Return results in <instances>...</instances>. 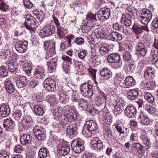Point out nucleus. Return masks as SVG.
<instances>
[{"label": "nucleus", "instance_id": "obj_30", "mask_svg": "<svg viewBox=\"0 0 158 158\" xmlns=\"http://www.w3.org/2000/svg\"><path fill=\"white\" fill-rule=\"evenodd\" d=\"M154 68L152 67L149 66L145 70V71L144 74V77L146 79L150 78H152L151 75H150L151 74L154 73Z\"/></svg>", "mask_w": 158, "mask_h": 158}, {"label": "nucleus", "instance_id": "obj_4", "mask_svg": "<svg viewBox=\"0 0 158 158\" xmlns=\"http://www.w3.org/2000/svg\"><path fill=\"white\" fill-rule=\"evenodd\" d=\"M34 135L40 141L44 140L46 137V131L41 126H35L33 130Z\"/></svg>", "mask_w": 158, "mask_h": 158}, {"label": "nucleus", "instance_id": "obj_14", "mask_svg": "<svg viewBox=\"0 0 158 158\" xmlns=\"http://www.w3.org/2000/svg\"><path fill=\"white\" fill-rule=\"evenodd\" d=\"M25 22L24 23L26 27L28 29H32L37 27V25L35 19L26 18Z\"/></svg>", "mask_w": 158, "mask_h": 158}, {"label": "nucleus", "instance_id": "obj_62", "mask_svg": "<svg viewBox=\"0 0 158 158\" xmlns=\"http://www.w3.org/2000/svg\"><path fill=\"white\" fill-rule=\"evenodd\" d=\"M39 83V81H38L34 80L31 81L29 83V85L31 87L34 88Z\"/></svg>", "mask_w": 158, "mask_h": 158}, {"label": "nucleus", "instance_id": "obj_23", "mask_svg": "<svg viewBox=\"0 0 158 158\" xmlns=\"http://www.w3.org/2000/svg\"><path fill=\"white\" fill-rule=\"evenodd\" d=\"M88 129L94 132L98 127L97 124L93 120L87 121L85 126Z\"/></svg>", "mask_w": 158, "mask_h": 158}, {"label": "nucleus", "instance_id": "obj_31", "mask_svg": "<svg viewBox=\"0 0 158 158\" xmlns=\"http://www.w3.org/2000/svg\"><path fill=\"white\" fill-rule=\"evenodd\" d=\"M34 112L36 115L38 116L42 115L44 113L43 108L38 105L34 106Z\"/></svg>", "mask_w": 158, "mask_h": 158}, {"label": "nucleus", "instance_id": "obj_11", "mask_svg": "<svg viewBox=\"0 0 158 158\" xmlns=\"http://www.w3.org/2000/svg\"><path fill=\"white\" fill-rule=\"evenodd\" d=\"M136 109L133 106H127L124 110L126 115L129 118L134 117L136 114Z\"/></svg>", "mask_w": 158, "mask_h": 158}, {"label": "nucleus", "instance_id": "obj_34", "mask_svg": "<svg viewBox=\"0 0 158 158\" xmlns=\"http://www.w3.org/2000/svg\"><path fill=\"white\" fill-rule=\"evenodd\" d=\"M79 106L81 107L84 110H86L87 109L88 103L87 101L82 99H80L78 102Z\"/></svg>", "mask_w": 158, "mask_h": 158}, {"label": "nucleus", "instance_id": "obj_52", "mask_svg": "<svg viewBox=\"0 0 158 158\" xmlns=\"http://www.w3.org/2000/svg\"><path fill=\"white\" fill-rule=\"evenodd\" d=\"M106 3L103 0H96L95 2L96 8L98 9L103 5V4H105Z\"/></svg>", "mask_w": 158, "mask_h": 158}, {"label": "nucleus", "instance_id": "obj_55", "mask_svg": "<svg viewBox=\"0 0 158 158\" xmlns=\"http://www.w3.org/2000/svg\"><path fill=\"white\" fill-rule=\"evenodd\" d=\"M147 110L148 113L152 114H154L156 112V109L150 105L148 107Z\"/></svg>", "mask_w": 158, "mask_h": 158}, {"label": "nucleus", "instance_id": "obj_38", "mask_svg": "<svg viewBox=\"0 0 158 158\" xmlns=\"http://www.w3.org/2000/svg\"><path fill=\"white\" fill-rule=\"evenodd\" d=\"M22 113L20 110H18L15 112L13 114L14 119L16 121H19L21 118Z\"/></svg>", "mask_w": 158, "mask_h": 158}, {"label": "nucleus", "instance_id": "obj_33", "mask_svg": "<svg viewBox=\"0 0 158 158\" xmlns=\"http://www.w3.org/2000/svg\"><path fill=\"white\" fill-rule=\"evenodd\" d=\"M144 96L145 99L148 102L151 103L153 102L154 98L153 96L150 93L146 92L144 93Z\"/></svg>", "mask_w": 158, "mask_h": 158}, {"label": "nucleus", "instance_id": "obj_54", "mask_svg": "<svg viewBox=\"0 0 158 158\" xmlns=\"http://www.w3.org/2000/svg\"><path fill=\"white\" fill-rule=\"evenodd\" d=\"M8 6L5 3L2 2L0 3V10L6 12L8 9Z\"/></svg>", "mask_w": 158, "mask_h": 158}, {"label": "nucleus", "instance_id": "obj_56", "mask_svg": "<svg viewBox=\"0 0 158 158\" xmlns=\"http://www.w3.org/2000/svg\"><path fill=\"white\" fill-rule=\"evenodd\" d=\"M66 38L67 39V41L66 42L69 44V45H71V40H73L74 35L72 34L67 35L66 36Z\"/></svg>", "mask_w": 158, "mask_h": 158}, {"label": "nucleus", "instance_id": "obj_63", "mask_svg": "<svg viewBox=\"0 0 158 158\" xmlns=\"http://www.w3.org/2000/svg\"><path fill=\"white\" fill-rule=\"evenodd\" d=\"M43 93H38L36 95V98L38 102H41L43 98Z\"/></svg>", "mask_w": 158, "mask_h": 158}, {"label": "nucleus", "instance_id": "obj_19", "mask_svg": "<svg viewBox=\"0 0 158 158\" xmlns=\"http://www.w3.org/2000/svg\"><path fill=\"white\" fill-rule=\"evenodd\" d=\"M77 126L76 124L73 123L70 124L66 129V131L69 135H76L77 134Z\"/></svg>", "mask_w": 158, "mask_h": 158}, {"label": "nucleus", "instance_id": "obj_20", "mask_svg": "<svg viewBox=\"0 0 158 158\" xmlns=\"http://www.w3.org/2000/svg\"><path fill=\"white\" fill-rule=\"evenodd\" d=\"M44 70L42 68L39 67L35 69L33 77L37 79H40L44 77L45 74Z\"/></svg>", "mask_w": 158, "mask_h": 158}, {"label": "nucleus", "instance_id": "obj_37", "mask_svg": "<svg viewBox=\"0 0 158 158\" xmlns=\"http://www.w3.org/2000/svg\"><path fill=\"white\" fill-rule=\"evenodd\" d=\"M66 114H64V115H62L59 118V120L60 123L62 125H64L65 126L68 123H69V121L67 118L66 117L65 115Z\"/></svg>", "mask_w": 158, "mask_h": 158}, {"label": "nucleus", "instance_id": "obj_47", "mask_svg": "<svg viewBox=\"0 0 158 158\" xmlns=\"http://www.w3.org/2000/svg\"><path fill=\"white\" fill-rule=\"evenodd\" d=\"M84 40L81 37L76 38L74 40V43H76L78 45H82L84 44Z\"/></svg>", "mask_w": 158, "mask_h": 158}, {"label": "nucleus", "instance_id": "obj_50", "mask_svg": "<svg viewBox=\"0 0 158 158\" xmlns=\"http://www.w3.org/2000/svg\"><path fill=\"white\" fill-rule=\"evenodd\" d=\"M40 32L43 36L47 37L51 35H50L49 34V32L45 27L43 28L42 29L40 30Z\"/></svg>", "mask_w": 158, "mask_h": 158}, {"label": "nucleus", "instance_id": "obj_44", "mask_svg": "<svg viewBox=\"0 0 158 158\" xmlns=\"http://www.w3.org/2000/svg\"><path fill=\"white\" fill-rule=\"evenodd\" d=\"M141 25L135 24L132 27V29L135 33L137 34H139L141 32Z\"/></svg>", "mask_w": 158, "mask_h": 158}, {"label": "nucleus", "instance_id": "obj_60", "mask_svg": "<svg viewBox=\"0 0 158 158\" xmlns=\"http://www.w3.org/2000/svg\"><path fill=\"white\" fill-rule=\"evenodd\" d=\"M69 44L68 43L66 42H64L61 44V45L60 46V48L62 49L68 48L71 46V45H69Z\"/></svg>", "mask_w": 158, "mask_h": 158}, {"label": "nucleus", "instance_id": "obj_40", "mask_svg": "<svg viewBox=\"0 0 158 158\" xmlns=\"http://www.w3.org/2000/svg\"><path fill=\"white\" fill-rule=\"evenodd\" d=\"M69 97L68 95L61 94L59 96V99L62 103H66L68 101Z\"/></svg>", "mask_w": 158, "mask_h": 158}, {"label": "nucleus", "instance_id": "obj_45", "mask_svg": "<svg viewBox=\"0 0 158 158\" xmlns=\"http://www.w3.org/2000/svg\"><path fill=\"white\" fill-rule=\"evenodd\" d=\"M81 98H80L79 96L78 95V94L76 92H74L73 93V95L72 97V100L73 102H79L80 99Z\"/></svg>", "mask_w": 158, "mask_h": 158}, {"label": "nucleus", "instance_id": "obj_46", "mask_svg": "<svg viewBox=\"0 0 158 158\" xmlns=\"http://www.w3.org/2000/svg\"><path fill=\"white\" fill-rule=\"evenodd\" d=\"M124 60L125 61H130L131 59V56L130 54L127 51H125L123 55Z\"/></svg>", "mask_w": 158, "mask_h": 158}, {"label": "nucleus", "instance_id": "obj_9", "mask_svg": "<svg viewBox=\"0 0 158 158\" xmlns=\"http://www.w3.org/2000/svg\"><path fill=\"white\" fill-rule=\"evenodd\" d=\"M62 59L64 60L62 64L63 69L65 72L66 73L70 69L71 58L65 56H62Z\"/></svg>", "mask_w": 158, "mask_h": 158}, {"label": "nucleus", "instance_id": "obj_6", "mask_svg": "<svg viewBox=\"0 0 158 158\" xmlns=\"http://www.w3.org/2000/svg\"><path fill=\"white\" fill-rule=\"evenodd\" d=\"M110 15V9L105 7L101 8L98 12L97 14L99 19H108Z\"/></svg>", "mask_w": 158, "mask_h": 158}, {"label": "nucleus", "instance_id": "obj_24", "mask_svg": "<svg viewBox=\"0 0 158 158\" xmlns=\"http://www.w3.org/2000/svg\"><path fill=\"white\" fill-rule=\"evenodd\" d=\"M139 93L138 90L135 89H131L127 92V98L131 100L135 99L138 96Z\"/></svg>", "mask_w": 158, "mask_h": 158}, {"label": "nucleus", "instance_id": "obj_13", "mask_svg": "<svg viewBox=\"0 0 158 158\" xmlns=\"http://www.w3.org/2000/svg\"><path fill=\"white\" fill-rule=\"evenodd\" d=\"M58 152L60 155L65 156L67 155L69 152L70 148L68 144H63L58 148Z\"/></svg>", "mask_w": 158, "mask_h": 158}, {"label": "nucleus", "instance_id": "obj_22", "mask_svg": "<svg viewBox=\"0 0 158 158\" xmlns=\"http://www.w3.org/2000/svg\"><path fill=\"white\" fill-rule=\"evenodd\" d=\"M121 20L127 26L129 27L131 24V16L128 14H123Z\"/></svg>", "mask_w": 158, "mask_h": 158}, {"label": "nucleus", "instance_id": "obj_36", "mask_svg": "<svg viewBox=\"0 0 158 158\" xmlns=\"http://www.w3.org/2000/svg\"><path fill=\"white\" fill-rule=\"evenodd\" d=\"M28 43L27 41H24L23 43H17L15 45V48H20L22 49H27Z\"/></svg>", "mask_w": 158, "mask_h": 158}, {"label": "nucleus", "instance_id": "obj_35", "mask_svg": "<svg viewBox=\"0 0 158 158\" xmlns=\"http://www.w3.org/2000/svg\"><path fill=\"white\" fill-rule=\"evenodd\" d=\"M94 132L92 131H91L88 129V128L84 127L83 129L82 133L83 135L86 137H91L92 135V134H94L93 133Z\"/></svg>", "mask_w": 158, "mask_h": 158}, {"label": "nucleus", "instance_id": "obj_7", "mask_svg": "<svg viewBox=\"0 0 158 158\" xmlns=\"http://www.w3.org/2000/svg\"><path fill=\"white\" fill-rule=\"evenodd\" d=\"M90 144L92 148L96 150H101L103 147V143L98 137H94L91 139Z\"/></svg>", "mask_w": 158, "mask_h": 158}, {"label": "nucleus", "instance_id": "obj_29", "mask_svg": "<svg viewBox=\"0 0 158 158\" xmlns=\"http://www.w3.org/2000/svg\"><path fill=\"white\" fill-rule=\"evenodd\" d=\"M49 154V151L46 147L40 148L38 153V157L40 158H45Z\"/></svg>", "mask_w": 158, "mask_h": 158}, {"label": "nucleus", "instance_id": "obj_10", "mask_svg": "<svg viewBox=\"0 0 158 158\" xmlns=\"http://www.w3.org/2000/svg\"><path fill=\"white\" fill-rule=\"evenodd\" d=\"M10 110L9 106L4 103L0 105V116L2 118L6 117L10 114Z\"/></svg>", "mask_w": 158, "mask_h": 158}, {"label": "nucleus", "instance_id": "obj_59", "mask_svg": "<svg viewBox=\"0 0 158 158\" xmlns=\"http://www.w3.org/2000/svg\"><path fill=\"white\" fill-rule=\"evenodd\" d=\"M141 22L143 24H147L150 21L149 20H148V18H145V16H144L143 15H142V16H141Z\"/></svg>", "mask_w": 158, "mask_h": 158}, {"label": "nucleus", "instance_id": "obj_28", "mask_svg": "<svg viewBox=\"0 0 158 158\" xmlns=\"http://www.w3.org/2000/svg\"><path fill=\"white\" fill-rule=\"evenodd\" d=\"M139 118L140 119V123L142 125H148L151 123L149 118L143 113L140 115Z\"/></svg>", "mask_w": 158, "mask_h": 158}, {"label": "nucleus", "instance_id": "obj_5", "mask_svg": "<svg viewBox=\"0 0 158 158\" xmlns=\"http://www.w3.org/2000/svg\"><path fill=\"white\" fill-rule=\"evenodd\" d=\"M96 20V15L92 13H89L87 15L86 19L83 21L84 26L90 28L95 26L94 23Z\"/></svg>", "mask_w": 158, "mask_h": 158}, {"label": "nucleus", "instance_id": "obj_18", "mask_svg": "<svg viewBox=\"0 0 158 158\" xmlns=\"http://www.w3.org/2000/svg\"><path fill=\"white\" fill-rule=\"evenodd\" d=\"M135 85V81L133 77L131 76L127 77L123 83L124 87L127 88L133 86Z\"/></svg>", "mask_w": 158, "mask_h": 158}, {"label": "nucleus", "instance_id": "obj_26", "mask_svg": "<svg viewBox=\"0 0 158 158\" xmlns=\"http://www.w3.org/2000/svg\"><path fill=\"white\" fill-rule=\"evenodd\" d=\"M110 63H117L120 60V55L117 53H113L108 56L107 58Z\"/></svg>", "mask_w": 158, "mask_h": 158}, {"label": "nucleus", "instance_id": "obj_3", "mask_svg": "<svg viewBox=\"0 0 158 158\" xmlns=\"http://www.w3.org/2000/svg\"><path fill=\"white\" fill-rule=\"evenodd\" d=\"M71 146L73 150L77 153H80L84 150V142L80 138L73 141Z\"/></svg>", "mask_w": 158, "mask_h": 158}, {"label": "nucleus", "instance_id": "obj_43", "mask_svg": "<svg viewBox=\"0 0 158 158\" xmlns=\"http://www.w3.org/2000/svg\"><path fill=\"white\" fill-rule=\"evenodd\" d=\"M113 27L114 29L120 32H123L124 31V28L118 23L113 24Z\"/></svg>", "mask_w": 158, "mask_h": 158}, {"label": "nucleus", "instance_id": "obj_1", "mask_svg": "<svg viewBox=\"0 0 158 158\" xmlns=\"http://www.w3.org/2000/svg\"><path fill=\"white\" fill-rule=\"evenodd\" d=\"M80 89L81 94L85 97L90 98L94 94L92 87L89 83H84L81 84Z\"/></svg>", "mask_w": 158, "mask_h": 158}, {"label": "nucleus", "instance_id": "obj_53", "mask_svg": "<svg viewBox=\"0 0 158 158\" xmlns=\"http://www.w3.org/2000/svg\"><path fill=\"white\" fill-rule=\"evenodd\" d=\"M118 34V32L115 31L111 32L109 35V36L110 38V40L112 41H116L117 35Z\"/></svg>", "mask_w": 158, "mask_h": 158}, {"label": "nucleus", "instance_id": "obj_2", "mask_svg": "<svg viewBox=\"0 0 158 158\" xmlns=\"http://www.w3.org/2000/svg\"><path fill=\"white\" fill-rule=\"evenodd\" d=\"M18 123V121L17 122ZM17 123L10 118L3 120V126L6 131H11L14 132L16 131V125Z\"/></svg>", "mask_w": 158, "mask_h": 158}, {"label": "nucleus", "instance_id": "obj_17", "mask_svg": "<svg viewBox=\"0 0 158 158\" xmlns=\"http://www.w3.org/2000/svg\"><path fill=\"white\" fill-rule=\"evenodd\" d=\"M6 64H8V70L10 72H14L17 69L18 63L16 59L7 61Z\"/></svg>", "mask_w": 158, "mask_h": 158}, {"label": "nucleus", "instance_id": "obj_27", "mask_svg": "<svg viewBox=\"0 0 158 158\" xmlns=\"http://www.w3.org/2000/svg\"><path fill=\"white\" fill-rule=\"evenodd\" d=\"M100 37L101 39V37L98 34H96V33H94L92 34L91 38L92 40L91 41V44H90L91 49H93L95 48V46L99 41Z\"/></svg>", "mask_w": 158, "mask_h": 158}, {"label": "nucleus", "instance_id": "obj_48", "mask_svg": "<svg viewBox=\"0 0 158 158\" xmlns=\"http://www.w3.org/2000/svg\"><path fill=\"white\" fill-rule=\"evenodd\" d=\"M142 83L145 88H151L154 85L153 83L150 81H143Z\"/></svg>", "mask_w": 158, "mask_h": 158}, {"label": "nucleus", "instance_id": "obj_15", "mask_svg": "<svg viewBox=\"0 0 158 158\" xmlns=\"http://www.w3.org/2000/svg\"><path fill=\"white\" fill-rule=\"evenodd\" d=\"M57 59L56 57L52 58L48 60L47 65L49 72H53L56 67Z\"/></svg>", "mask_w": 158, "mask_h": 158}, {"label": "nucleus", "instance_id": "obj_58", "mask_svg": "<svg viewBox=\"0 0 158 158\" xmlns=\"http://www.w3.org/2000/svg\"><path fill=\"white\" fill-rule=\"evenodd\" d=\"M49 101L51 103H56V97L55 95H50L48 96Z\"/></svg>", "mask_w": 158, "mask_h": 158}, {"label": "nucleus", "instance_id": "obj_42", "mask_svg": "<svg viewBox=\"0 0 158 158\" xmlns=\"http://www.w3.org/2000/svg\"><path fill=\"white\" fill-rule=\"evenodd\" d=\"M45 27L46 28L48 31L49 32V34L50 35L52 34L55 31V27L54 26L51 24H48Z\"/></svg>", "mask_w": 158, "mask_h": 158}, {"label": "nucleus", "instance_id": "obj_12", "mask_svg": "<svg viewBox=\"0 0 158 158\" xmlns=\"http://www.w3.org/2000/svg\"><path fill=\"white\" fill-rule=\"evenodd\" d=\"M29 82L27 78L25 76L20 77L16 81V86L19 88H22L27 85Z\"/></svg>", "mask_w": 158, "mask_h": 158}, {"label": "nucleus", "instance_id": "obj_51", "mask_svg": "<svg viewBox=\"0 0 158 158\" xmlns=\"http://www.w3.org/2000/svg\"><path fill=\"white\" fill-rule=\"evenodd\" d=\"M57 35L60 37H63L64 35V29L63 27H57Z\"/></svg>", "mask_w": 158, "mask_h": 158}, {"label": "nucleus", "instance_id": "obj_21", "mask_svg": "<svg viewBox=\"0 0 158 158\" xmlns=\"http://www.w3.org/2000/svg\"><path fill=\"white\" fill-rule=\"evenodd\" d=\"M32 137L27 134L23 135L20 139L21 143L23 145H28L30 143L32 140Z\"/></svg>", "mask_w": 158, "mask_h": 158}, {"label": "nucleus", "instance_id": "obj_16", "mask_svg": "<svg viewBox=\"0 0 158 158\" xmlns=\"http://www.w3.org/2000/svg\"><path fill=\"white\" fill-rule=\"evenodd\" d=\"M4 85L6 89L9 93L12 94L15 91V86L10 81L5 80L4 82Z\"/></svg>", "mask_w": 158, "mask_h": 158}, {"label": "nucleus", "instance_id": "obj_64", "mask_svg": "<svg viewBox=\"0 0 158 158\" xmlns=\"http://www.w3.org/2000/svg\"><path fill=\"white\" fill-rule=\"evenodd\" d=\"M152 25L155 28H158V17H156L154 19Z\"/></svg>", "mask_w": 158, "mask_h": 158}, {"label": "nucleus", "instance_id": "obj_32", "mask_svg": "<svg viewBox=\"0 0 158 158\" xmlns=\"http://www.w3.org/2000/svg\"><path fill=\"white\" fill-rule=\"evenodd\" d=\"M77 117V114L74 111L70 112L68 111L67 118L69 122H73L75 120Z\"/></svg>", "mask_w": 158, "mask_h": 158}, {"label": "nucleus", "instance_id": "obj_25", "mask_svg": "<svg viewBox=\"0 0 158 158\" xmlns=\"http://www.w3.org/2000/svg\"><path fill=\"white\" fill-rule=\"evenodd\" d=\"M100 74L103 77L106 79L111 77L112 75V73L111 71L108 68H103L100 72Z\"/></svg>", "mask_w": 158, "mask_h": 158}, {"label": "nucleus", "instance_id": "obj_41", "mask_svg": "<svg viewBox=\"0 0 158 158\" xmlns=\"http://www.w3.org/2000/svg\"><path fill=\"white\" fill-rule=\"evenodd\" d=\"M145 18H148V20H149L150 21L151 19L152 14L151 11L147 9L146 10L143 11V14Z\"/></svg>", "mask_w": 158, "mask_h": 158}, {"label": "nucleus", "instance_id": "obj_57", "mask_svg": "<svg viewBox=\"0 0 158 158\" xmlns=\"http://www.w3.org/2000/svg\"><path fill=\"white\" fill-rule=\"evenodd\" d=\"M23 4L26 7L28 8H31L33 6V4L28 0H23Z\"/></svg>", "mask_w": 158, "mask_h": 158}, {"label": "nucleus", "instance_id": "obj_49", "mask_svg": "<svg viewBox=\"0 0 158 158\" xmlns=\"http://www.w3.org/2000/svg\"><path fill=\"white\" fill-rule=\"evenodd\" d=\"M104 129L105 130V134L109 138L114 137V136L112 135V132L109 127H107Z\"/></svg>", "mask_w": 158, "mask_h": 158}, {"label": "nucleus", "instance_id": "obj_39", "mask_svg": "<svg viewBox=\"0 0 158 158\" xmlns=\"http://www.w3.org/2000/svg\"><path fill=\"white\" fill-rule=\"evenodd\" d=\"M0 76L3 77L8 76V70L6 67L3 66L0 67Z\"/></svg>", "mask_w": 158, "mask_h": 158}, {"label": "nucleus", "instance_id": "obj_61", "mask_svg": "<svg viewBox=\"0 0 158 158\" xmlns=\"http://www.w3.org/2000/svg\"><path fill=\"white\" fill-rule=\"evenodd\" d=\"M23 150L22 146L20 145H18L15 146L14 149V152L16 153H20Z\"/></svg>", "mask_w": 158, "mask_h": 158}, {"label": "nucleus", "instance_id": "obj_8", "mask_svg": "<svg viewBox=\"0 0 158 158\" xmlns=\"http://www.w3.org/2000/svg\"><path fill=\"white\" fill-rule=\"evenodd\" d=\"M44 86L48 91L55 90L56 88V83L52 78L48 77L44 81Z\"/></svg>", "mask_w": 158, "mask_h": 158}]
</instances>
